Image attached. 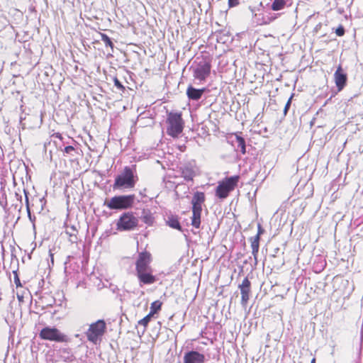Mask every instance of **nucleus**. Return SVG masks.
Returning a JSON list of instances; mask_svg holds the SVG:
<instances>
[{
	"mask_svg": "<svg viewBox=\"0 0 363 363\" xmlns=\"http://www.w3.org/2000/svg\"><path fill=\"white\" fill-rule=\"evenodd\" d=\"M235 143L237 144V150H240L242 154H245L246 152V145L245 141L243 138L240 135H236L235 136Z\"/></svg>",
	"mask_w": 363,
	"mask_h": 363,
	"instance_id": "20",
	"label": "nucleus"
},
{
	"mask_svg": "<svg viewBox=\"0 0 363 363\" xmlns=\"http://www.w3.org/2000/svg\"><path fill=\"white\" fill-rule=\"evenodd\" d=\"M335 82L338 91H341L345 86L347 82V74L344 72L341 65H339L334 74Z\"/></svg>",
	"mask_w": 363,
	"mask_h": 363,
	"instance_id": "12",
	"label": "nucleus"
},
{
	"mask_svg": "<svg viewBox=\"0 0 363 363\" xmlns=\"http://www.w3.org/2000/svg\"><path fill=\"white\" fill-rule=\"evenodd\" d=\"M166 223L167 225H169L170 228L179 230V231H182V226L180 225V223L179 221V218L177 216H169L167 217V219L166 220Z\"/></svg>",
	"mask_w": 363,
	"mask_h": 363,
	"instance_id": "16",
	"label": "nucleus"
},
{
	"mask_svg": "<svg viewBox=\"0 0 363 363\" xmlns=\"http://www.w3.org/2000/svg\"><path fill=\"white\" fill-rule=\"evenodd\" d=\"M113 82H114V85L119 89V90H121V91H123L125 89V87L123 86V85L121 84V82L116 78L115 77L113 79Z\"/></svg>",
	"mask_w": 363,
	"mask_h": 363,
	"instance_id": "27",
	"label": "nucleus"
},
{
	"mask_svg": "<svg viewBox=\"0 0 363 363\" xmlns=\"http://www.w3.org/2000/svg\"><path fill=\"white\" fill-rule=\"evenodd\" d=\"M211 65L209 61L202 60L194 68V77L199 81H204L209 76Z\"/></svg>",
	"mask_w": 363,
	"mask_h": 363,
	"instance_id": "8",
	"label": "nucleus"
},
{
	"mask_svg": "<svg viewBox=\"0 0 363 363\" xmlns=\"http://www.w3.org/2000/svg\"><path fill=\"white\" fill-rule=\"evenodd\" d=\"M138 220L133 213H123L116 223L117 229L118 230H131L138 225Z\"/></svg>",
	"mask_w": 363,
	"mask_h": 363,
	"instance_id": "7",
	"label": "nucleus"
},
{
	"mask_svg": "<svg viewBox=\"0 0 363 363\" xmlns=\"http://www.w3.org/2000/svg\"><path fill=\"white\" fill-rule=\"evenodd\" d=\"M0 205H1V206H3V204H2V203H1V201H0Z\"/></svg>",
	"mask_w": 363,
	"mask_h": 363,
	"instance_id": "39",
	"label": "nucleus"
},
{
	"mask_svg": "<svg viewBox=\"0 0 363 363\" xmlns=\"http://www.w3.org/2000/svg\"><path fill=\"white\" fill-rule=\"evenodd\" d=\"M264 233V230L260 225V224L258 225V232L256 235H259V238H260V235Z\"/></svg>",
	"mask_w": 363,
	"mask_h": 363,
	"instance_id": "33",
	"label": "nucleus"
},
{
	"mask_svg": "<svg viewBox=\"0 0 363 363\" xmlns=\"http://www.w3.org/2000/svg\"><path fill=\"white\" fill-rule=\"evenodd\" d=\"M136 275L140 281V285L142 284H152L157 280L156 277L152 274V269L138 272Z\"/></svg>",
	"mask_w": 363,
	"mask_h": 363,
	"instance_id": "13",
	"label": "nucleus"
},
{
	"mask_svg": "<svg viewBox=\"0 0 363 363\" xmlns=\"http://www.w3.org/2000/svg\"><path fill=\"white\" fill-rule=\"evenodd\" d=\"M167 123H168L167 133L172 137L177 138L183 131L184 121L181 113L173 112L169 113L167 118Z\"/></svg>",
	"mask_w": 363,
	"mask_h": 363,
	"instance_id": "3",
	"label": "nucleus"
},
{
	"mask_svg": "<svg viewBox=\"0 0 363 363\" xmlns=\"http://www.w3.org/2000/svg\"><path fill=\"white\" fill-rule=\"evenodd\" d=\"M250 287L251 283L247 277L245 278L242 284L239 285L241 292V304L242 306H245L250 299Z\"/></svg>",
	"mask_w": 363,
	"mask_h": 363,
	"instance_id": "10",
	"label": "nucleus"
},
{
	"mask_svg": "<svg viewBox=\"0 0 363 363\" xmlns=\"http://www.w3.org/2000/svg\"><path fill=\"white\" fill-rule=\"evenodd\" d=\"M101 40L104 43L106 47H110L112 50L113 48V43L111 38L105 33H100Z\"/></svg>",
	"mask_w": 363,
	"mask_h": 363,
	"instance_id": "25",
	"label": "nucleus"
},
{
	"mask_svg": "<svg viewBox=\"0 0 363 363\" xmlns=\"http://www.w3.org/2000/svg\"><path fill=\"white\" fill-rule=\"evenodd\" d=\"M25 194H26V203H28V196L26 195V191H24Z\"/></svg>",
	"mask_w": 363,
	"mask_h": 363,
	"instance_id": "36",
	"label": "nucleus"
},
{
	"mask_svg": "<svg viewBox=\"0 0 363 363\" xmlns=\"http://www.w3.org/2000/svg\"><path fill=\"white\" fill-rule=\"evenodd\" d=\"M152 315V314L148 313L146 316H145L143 319L138 321V324L144 326V330L147 328L148 323L151 320Z\"/></svg>",
	"mask_w": 363,
	"mask_h": 363,
	"instance_id": "26",
	"label": "nucleus"
},
{
	"mask_svg": "<svg viewBox=\"0 0 363 363\" xmlns=\"http://www.w3.org/2000/svg\"><path fill=\"white\" fill-rule=\"evenodd\" d=\"M238 180L239 177L234 176L228 177L221 182H219L216 188V195L221 199H225L229 193L237 186Z\"/></svg>",
	"mask_w": 363,
	"mask_h": 363,
	"instance_id": "6",
	"label": "nucleus"
},
{
	"mask_svg": "<svg viewBox=\"0 0 363 363\" xmlns=\"http://www.w3.org/2000/svg\"><path fill=\"white\" fill-rule=\"evenodd\" d=\"M291 98H292V96L290 97V99L288 100V101L286 102V104L285 105L284 110V112L285 114L286 113V112L288 111V110L291 106Z\"/></svg>",
	"mask_w": 363,
	"mask_h": 363,
	"instance_id": "31",
	"label": "nucleus"
},
{
	"mask_svg": "<svg viewBox=\"0 0 363 363\" xmlns=\"http://www.w3.org/2000/svg\"><path fill=\"white\" fill-rule=\"evenodd\" d=\"M311 363H315V358H313Z\"/></svg>",
	"mask_w": 363,
	"mask_h": 363,
	"instance_id": "37",
	"label": "nucleus"
},
{
	"mask_svg": "<svg viewBox=\"0 0 363 363\" xmlns=\"http://www.w3.org/2000/svg\"><path fill=\"white\" fill-rule=\"evenodd\" d=\"M239 4V0H228L229 7H234Z\"/></svg>",
	"mask_w": 363,
	"mask_h": 363,
	"instance_id": "30",
	"label": "nucleus"
},
{
	"mask_svg": "<svg viewBox=\"0 0 363 363\" xmlns=\"http://www.w3.org/2000/svg\"><path fill=\"white\" fill-rule=\"evenodd\" d=\"M140 218L145 223L149 225H151L154 221L152 214L149 209L143 210Z\"/></svg>",
	"mask_w": 363,
	"mask_h": 363,
	"instance_id": "17",
	"label": "nucleus"
},
{
	"mask_svg": "<svg viewBox=\"0 0 363 363\" xmlns=\"http://www.w3.org/2000/svg\"><path fill=\"white\" fill-rule=\"evenodd\" d=\"M138 177L135 175L133 169L125 167L123 171L115 179L113 187L116 189H132L135 186Z\"/></svg>",
	"mask_w": 363,
	"mask_h": 363,
	"instance_id": "1",
	"label": "nucleus"
},
{
	"mask_svg": "<svg viewBox=\"0 0 363 363\" xmlns=\"http://www.w3.org/2000/svg\"><path fill=\"white\" fill-rule=\"evenodd\" d=\"M151 261L152 259L150 252L147 251L140 252L135 262L136 273L152 269L150 267Z\"/></svg>",
	"mask_w": 363,
	"mask_h": 363,
	"instance_id": "9",
	"label": "nucleus"
},
{
	"mask_svg": "<svg viewBox=\"0 0 363 363\" xmlns=\"http://www.w3.org/2000/svg\"><path fill=\"white\" fill-rule=\"evenodd\" d=\"M206 91V89H196L192 86H189L186 89V95L191 100L198 101L199 100L203 94Z\"/></svg>",
	"mask_w": 363,
	"mask_h": 363,
	"instance_id": "14",
	"label": "nucleus"
},
{
	"mask_svg": "<svg viewBox=\"0 0 363 363\" xmlns=\"http://www.w3.org/2000/svg\"><path fill=\"white\" fill-rule=\"evenodd\" d=\"M259 235H255L254 237H251L250 238V241L251 242V247H252V254L254 257L255 264H257V255L259 252Z\"/></svg>",
	"mask_w": 363,
	"mask_h": 363,
	"instance_id": "15",
	"label": "nucleus"
},
{
	"mask_svg": "<svg viewBox=\"0 0 363 363\" xmlns=\"http://www.w3.org/2000/svg\"><path fill=\"white\" fill-rule=\"evenodd\" d=\"M182 175L186 181H191L194 177V171L191 167L184 166L182 168Z\"/></svg>",
	"mask_w": 363,
	"mask_h": 363,
	"instance_id": "18",
	"label": "nucleus"
},
{
	"mask_svg": "<svg viewBox=\"0 0 363 363\" xmlns=\"http://www.w3.org/2000/svg\"><path fill=\"white\" fill-rule=\"evenodd\" d=\"M205 360V356L197 351L187 352L184 356V363H203Z\"/></svg>",
	"mask_w": 363,
	"mask_h": 363,
	"instance_id": "11",
	"label": "nucleus"
},
{
	"mask_svg": "<svg viewBox=\"0 0 363 363\" xmlns=\"http://www.w3.org/2000/svg\"><path fill=\"white\" fill-rule=\"evenodd\" d=\"M205 201V194L203 192L196 191L192 198L191 203L192 204H199L202 205V203Z\"/></svg>",
	"mask_w": 363,
	"mask_h": 363,
	"instance_id": "21",
	"label": "nucleus"
},
{
	"mask_svg": "<svg viewBox=\"0 0 363 363\" xmlns=\"http://www.w3.org/2000/svg\"><path fill=\"white\" fill-rule=\"evenodd\" d=\"M66 233L69 235L70 242L72 243L77 242V230L74 225L67 226L66 228Z\"/></svg>",
	"mask_w": 363,
	"mask_h": 363,
	"instance_id": "19",
	"label": "nucleus"
},
{
	"mask_svg": "<svg viewBox=\"0 0 363 363\" xmlns=\"http://www.w3.org/2000/svg\"><path fill=\"white\" fill-rule=\"evenodd\" d=\"M202 207L201 205L192 204V212L201 213Z\"/></svg>",
	"mask_w": 363,
	"mask_h": 363,
	"instance_id": "29",
	"label": "nucleus"
},
{
	"mask_svg": "<svg viewBox=\"0 0 363 363\" xmlns=\"http://www.w3.org/2000/svg\"><path fill=\"white\" fill-rule=\"evenodd\" d=\"M74 359V357L72 354H71V355H70V356H69V357H67L65 359V360L66 362H72Z\"/></svg>",
	"mask_w": 363,
	"mask_h": 363,
	"instance_id": "34",
	"label": "nucleus"
},
{
	"mask_svg": "<svg viewBox=\"0 0 363 363\" xmlns=\"http://www.w3.org/2000/svg\"><path fill=\"white\" fill-rule=\"evenodd\" d=\"M201 213L198 212H192L191 225L196 228H199L201 225Z\"/></svg>",
	"mask_w": 363,
	"mask_h": 363,
	"instance_id": "23",
	"label": "nucleus"
},
{
	"mask_svg": "<svg viewBox=\"0 0 363 363\" xmlns=\"http://www.w3.org/2000/svg\"><path fill=\"white\" fill-rule=\"evenodd\" d=\"M15 282H16L17 286L21 285L20 284V281H19V279L18 278V277H16V278L15 279Z\"/></svg>",
	"mask_w": 363,
	"mask_h": 363,
	"instance_id": "35",
	"label": "nucleus"
},
{
	"mask_svg": "<svg viewBox=\"0 0 363 363\" xmlns=\"http://www.w3.org/2000/svg\"><path fill=\"white\" fill-rule=\"evenodd\" d=\"M63 352H67V353H68V354L69 353V351H68V350H65L63 351Z\"/></svg>",
	"mask_w": 363,
	"mask_h": 363,
	"instance_id": "38",
	"label": "nucleus"
},
{
	"mask_svg": "<svg viewBox=\"0 0 363 363\" xmlns=\"http://www.w3.org/2000/svg\"><path fill=\"white\" fill-rule=\"evenodd\" d=\"M39 337L43 340H49L57 342H69V337L62 333L60 330L55 327L47 326L43 328L39 333Z\"/></svg>",
	"mask_w": 363,
	"mask_h": 363,
	"instance_id": "4",
	"label": "nucleus"
},
{
	"mask_svg": "<svg viewBox=\"0 0 363 363\" xmlns=\"http://www.w3.org/2000/svg\"><path fill=\"white\" fill-rule=\"evenodd\" d=\"M74 150V147H73L72 146H71V145L66 146V147H65V152L66 153H70V152H71L72 151H73Z\"/></svg>",
	"mask_w": 363,
	"mask_h": 363,
	"instance_id": "32",
	"label": "nucleus"
},
{
	"mask_svg": "<svg viewBox=\"0 0 363 363\" xmlns=\"http://www.w3.org/2000/svg\"><path fill=\"white\" fill-rule=\"evenodd\" d=\"M106 329V323L104 320H99L89 325V329L86 332L87 340L96 345L101 340Z\"/></svg>",
	"mask_w": 363,
	"mask_h": 363,
	"instance_id": "5",
	"label": "nucleus"
},
{
	"mask_svg": "<svg viewBox=\"0 0 363 363\" xmlns=\"http://www.w3.org/2000/svg\"><path fill=\"white\" fill-rule=\"evenodd\" d=\"M335 33L337 36H342L345 34V28L342 26H340L335 30Z\"/></svg>",
	"mask_w": 363,
	"mask_h": 363,
	"instance_id": "28",
	"label": "nucleus"
},
{
	"mask_svg": "<svg viewBox=\"0 0 363 363\" xmlns=\"http://www.w3.org/2000/svg\"><path fill=\"white\" fill-rule=\"evenodd\" d=\"M286 4V3L285 0H273L271 9L273 11H279L285 7Z\"/></svg>",
	"mask_w": 363,
	"mask_h": 363,
	"instance_id": "22",
	"label": "nucleus"
},
{
	"mask_svg": "<svg viewBox=\"0 0 363 363\" xmlns=\"http://www.w3.org/2000/svg\"><path fill=\"white\" fill-rule=\"evenodd\" d=\"M162 306V302L160 301H155L151 303L150 314L153 316L155 313L160 311Z\"/></svg>",
	"mask_w": 363,
	"mask_h": 363,
	"instance_id": "24",
	"label": "nucleus"
},
{
	"mask_svg": "<svg viewBox=\"0 0 363 363\" xmlns=\"http://www.w3.org/2000/svg\"><path fill=\"white\" fill-rule=\"evenodd\" d=\"M135 199L134 194L115 196L106 200L104 205L111 210L127 209L133 206Z\"/></svg>",
	"mask_w": 363,
	"mask_h": 363,
	"instance_id": "2",
	"label": "nucleus"
}]
</instances>
